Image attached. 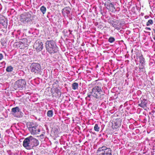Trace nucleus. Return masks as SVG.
Returning a JSON list of instances; mask_svg holds the SVG:
<instances>
[{
  "label": "nucleus",
  "instance_id": "nucleus-1",
  "mask_svg": "<svg viewBox=\"0 0 155 155\" xmlns=\"http://www.w3.org/2000/svg\"><path fill=\"white\" fill-rule=\"evenodd\" d=\"M105 94V92L103 91L101 87L95 86L92 88L91 91L87 93V96L86 99L89 101H90L93 98L101 100L104 99Z\"/></svg>",
  "mask_w": 155,
  "mask_h": 155
},
{
  "label": "nucleus",
  "instance_id": "nucleus-2",
  "mask_svg": "<svg viewBox=\"0 0 155 155\" xmlns=\"http://www.w3.org/2000/svg\"><path fill=\"white\" fill-rule=\"evenodd\" d=\"M45 47L47 51L50 54L56 53L58 51L55 43L53 40L47 41L45 43Z\"/></svg>",
  "mask_w": 155,
  "mask_h": 155
},
{
  "label": "nucleus",
  "instance_id": "nucleus-3",
  "mask_svg": "<svg viewBox=\"0 0 155 155\" xmlns=\"http://www.w3.org/2000/svg\"><path fill=\"white\" fill-rule=\"evenodd\" d=\"M97 154V155H112L111 150L104 146L98 148Z\"/></svg>",
  "mask_w": 155,
  "mask_h": 155
},
{
  "label": "nucleus",
  "instance_id": "nucleus-4",
  "mask_svg": "<svg viewBox=\"0 0 155 155\" xmlns=\"http://www.w3.org/2000/svg\"><path fill=\"white\" fill-rule=\"evenodd\" d=\"M26 84V82L25 79H19L15 83V89L16 90L23 89L25 88Z\"/></svg>",
  "mask_w": 155,
  "mask_h": 155
},
{
  "label": "nucleus",
  "instance_id": "nucleus-5",
  "mask_svg": "<svg viewBox=\"0 0 155 155\" xmlns=\"http://www.w3.org/2000/svg\"><path fill=\"white\" fill-rule=\"evenodd\" d=\"M30 68L31 72L36 75L40 74L41 71V65L38 63H32L30 65Z\"/></svg>",
  "mask_w": 155,
  "mask_h": 155
},
{
  "label": "nucleus",
  "instance_id": "nucleus-6",
  "mask_svg": "<svg viewBox=\"0 0 155 155\" xmlns=\"http://www.w3.org/2000/svg\"><path fill=\"white\" fill-rule=\"evenodd\" d=\"M104 6L109 11L113 12L116 11L114 5L112 3L110 0H108L105 2Z\"/></svg>",
  "mask_w": 155,
  "mask_h": 155
},
{
  "label": "nucleus",
  "instance_id": "nucleus-7",
  "mask_svg": "<svg viewBox=\"0 0 155 155\" xmlns=\"http://www.w3.org/2000/svg\"><path fill=\"white\" fill-rule=\"evenodd\" d=\"M31 17V15L29 12H26L21 14L20 17V21L23 23H25L29 20Z\"/></svg>",
  "mask_w": 155,
  "mask_h": 155
},
{
  "label": "nucleus",
  "instance_id": "nucleus-8",
  "mask_svg": "<svg viewBox=\"0 0 155 155\" xmlns=\"http://www.w3.org/2000/svg\"><path fill=\"white\" fill-rule=\"evenodd\" d=\"M109 22L110 25L114 27L115 29L118 30L120 29L121 24L119 20H116V21H114L113 20H110Z\"/></svg>",
  "mask_w": 155,
  "mask_h": 155
},
{
  "label": "nucleus",
  "instance_id": "nucleus-9",
  "mask_svg": "<svg viewBox=\"0 0 155 155\" xmlns=\"http://www.w3.org/2000/svg\"><path fill=\"white\" fill-rule=\"evenodd\" d=\"M122 120L120 118L115 119L112 122V127L113 129H116L121 126Z\"/></svg>",
  "mask_w": 155,
  "mask_h": 155
},
{
  "label": "nucleus",
  "instance_id": "nucleus-10",
  "mask_svg": "<svg viewBox=\"0 0 155 155\" xmlns=\"http://www.w3.org/2000/svg\"><path fill=\"white\" fill-rule=\"evenodd\" d=\"M34 47L37 51H40L42 49L43 44L40 40H37L35 42Z\"/></svg>",
  "mask_w": 155,
  "mask_h": 155
},
{
  "label": "nucleus",
  "instance_id": "nucleus-11",
  "mask_svg": "<svg viewBox=\"0 0 155 155\" xmlns=\"http://www.w3.org/2000/svg\"><path fill=\"white\" fill-rule=\"evenodd\" d=\"M29 136L25 138L23 142V145L24 147L28 150H30L31 149V144L30 141Z\"/></svg>",
  "mask_w": 155,
  "mask_h": 155
},
{
  "label": "nucleus",
  "instance_id": "nucleus-12",
  "mask_svg": "<svg viewBox=\"0 0 155 155\" xmlns=\"http://www.w3.org/2000/svg\"><path fill=\"white\" fill-rule=\"evenodd\" d=\"M52 95L53 97H55L56 98L59 97L61 95V92L60 89H51Z\"/></svg>",
  "mask_w": 155,
  "mask_h": 155
},
{
  "label": "nucleus",
  "instance_id": "nucleus-13",
  "mask_svg": "<svg viewBox=\"0 0 155 155\" xmlns=\"http://www.w3.org/2000/svg\"><path fill=\"white\" fill-rule=\"evenodd\" d=\"M30 138V141L31 144V146H38L39 144V142L38 140L31 136H29Z\"/></svg>",
  "mask_w": 155,
  "mask_h": 155
},
{
  "label": "nucleus",
  "instance_id": "nucleus-14",
  "mask_svg": "<svg viewBox=\"0 0 155 155\" xmlns=\"http://www.w3.org/2000/svg\"><path fill=\"white\" fill-rule=\"evenodd\" d=\"M30 131L32 134H36L39 133L40 130L37 126H35L32 128H30Z\"/></svg>",
  "mask_w": 155,
  "mask_h": 155
},
{
  "label": "nucleus",
  "instance_id": "nucleus-15",
  "mask_svg": "<svg viewBox=\"0 0 155 155\" xmlns=\"http://www.w3.org/2000/svg\"><path fill=\"white\" fill-rule=\"evenodd\" d=\"M147 100L145 99H142L140 100V103L138 105L142 108H145L147 107Z\"/></svg>",
  "mask_w": 155,
  "mask_h": 155
},
{
  "label": "nucleus",
  "instance_id": "nucleus-16",
  "mask_svg": "<svg viewBox=\"0 0 155 155\" xmlns=\"http://www.w3.org/2000/svg\"><path fill=\"white\" fill-rule=\"evenodd\" d=\"M20 111V109L18 107H16L12 108L11 110V112L12 114L14 116L16 114L18 113Z\"/></svg>",
  "mask_w": 155,
  "mask_h": 155
},
{
  "label": "nucleus",
  "instance_id": "nucleus-17",
  "mask_svg": "<svg viewBox=\"0 0 155 155\" xmlns=\"http://www.w3.org/2000/svg\"><path fill=\"white\" fill-rule=\"evenodd\" d=\"M54 82L52 85V87L51 89H58V88L59 87L58 84L59 81L57 80H54Z\"/></svg>",
  "mask_w": 155,
  "mask_h": 155
},
{
  "label": "nucleus",
  "instance_id": "nucleus-18",
  "mask_svg": "<svg viewBox=\"0 0 155 155\" xmlns=\"http://www.w3.org/2000/svg\"><path fill=\"white\" fill-rule=\"evenodd\" d=\"M145 62H141L140 63L139 68L140 70L141 71H143V70L144 68Z\"/></svg>",
  "mask_w": 155,
  "mask_h": 155
},
{
  "label": "nucleus",
  "instance_id": "nucleus-19",
  "mask_svg": "<svg viewBox=\"0 0 155 155\" xmlns=\"http://www.w3.org/2000/svg\"><path fill=\"white\" fill-rule=\"evenodd\" d=\"M78 84L76 82H74L73 83L72 85V88L74 90H75L78 89Z\"/></svg>",
  "mask_w": 155,
  "mask_h": 155
},
{
  "label": "nucleus",
  "instance_id": "nucleus-20",
  "mask_svg": "<svg viewBox=\"0 0 155 155\" xmlns=\"http://www.w3.org/2000/svg\"><path fill=\"white\" fill-rule=\"evenodd\" d=\"M71 10L70 8L69 7H66L62 9V11H65L66 13L67 14H69L70 13V12ZM63 12V11H62Z\"/></svg>",
  "mask_w": 155,
  "mask_h": 155
},
{
  "label": "nucleus",
  "instance_id": "nucleus-21",
  "mask_svg": "<svg viewBox=\"0 0 155 155\" xmlns=\"http://www.w3.org/2000/svg\"><path fill=\"white\" fill-rule=\"evenodd\" d=\"M53 111L51 110H49L47 113V116L49 117H51L53 115Z\"/></svg>",
  "mask_w": 155,
  "mask_h": 155
},
{
  "label": "nucleus",
  "instance_id": "nucleus-22",
  "mask_svg": "<svg viewBox=\"0 0 155 155\" xmlns=\"http://www.w3.org/2000/svg\"><path fill=\"white\" fill-rule=\"evenodd\" d=\"M18 45H19V47H20V48H25V47H26L25 45L26 44H23L22 43V42H18Z\"/></svg>",
  "mask_w": 155,
  "mask_h": 155
},
{
  "label": "nucleus",
  "instance_id": "nucleus-23",
  "mask_svg": "<svg viewBox=\"0 0 155 155\" xmlns=\"http://www.w3.org/2000/svg\"><path fill=\"white\" fill-rule=\"evenodd\" d=\"M41 11L44 14L46 10V8L44 6H42L41 7Z\"/></svg>",
  "mask_w": 155,
  "mask_h": 155
},
{
  "label": "nucleus",
  "instance_id": "nucleus-24",
  "mask_svg": "<svg viewBox=\"0 0 155 155\" xmlns=\"http://www.w3.org/2000/svg\"><path fill=\"white\" fill-rule=\"evenodd\" d=\"M35 126L33 123L31 122L30 123L28 124V130L29 131L30 128H32Z\"/></svg>",
  "mask_w": 155,
  "mask_h": 155
},
{
  "label": "nucleus",
  "instance_id": "nucleus-25",
  "mask_svg": "<svg viewBox=\"0 0 155 155\" xmlns=\"http://www.w3.org/2000/svg\"><path fill=\"white\" fill-rule=\"evenodd\" d=\"M13 69V68L12 66H10L7 68L6 71L7 72H10L12 71Z\"/></svg>",
  "mask_w": 155,
  "mask_h": 155
},
{
  "label": "nucleus",
  "instance_id": "nucleus-26",
  "mask_svg": "<svg viewBox=\"0 0 155 155\" xmlns=\"http://www.w3.org/2000/svg\"><path fill=\"white\" fill-rule=\"evenodd\" d=\"M139 62L140 63L145 62V59L142 55H141L139 57Z\"/></svg>",
  "mask_w": 155,
  "mask_h": 155
},
{
  "label": "nucleus",
  "instance_id": "nucleus-27",
  "mask_svg": "<svg viewBox=\"0 0 155 155\" xmlns=\"http://www.w3.org/2000/svg\"><path fill=\"white\" fill-rule=\"evenodd\" d=\"M100 129V127L98 126V125L97 124H96L94 127V130L98 132L99 131Z\"/></svg>",
  "mask_w": 155,
  "mask_h": 155
},
{
  "label": "nucleus",
  "instance_id": "nucleus-28",
  "mask_svg": "<svg viewBox=\"0 0 155 155\" xmlns=\"http://www.w3.org/2000/svg\"><path fill=\"white\" fill-rule=\"evenodd\" d=\"M153 21L152 19L149 20L146 23V25L148 26L150 25H151L153 24Z\"/></svg>",
  "mask_w": 155,
  "mask_h": 155
},
{
  "label": "nucleus",
  "instance_id": "nucleus-29",
  "mask_svg": "<svg viewBox=\"0 0 155 155\" xmlns=\"http://www.w3.org/2000/svg\"><path fill=\"white\" fill-rule=\"evenodd\" d=\"M115 40L113 37H110L108 39V41L110 43H112L115 41Z\"/></svg>",
  "mask_w": 155,
  "mask_h": 155
},
{
  "label": "nucleus",
  "instance_id": "nucleus-30",
  "mask_svg": "<svg viewBox=\"0 0 155 155\" xmlns=\"http://www.w3.org/2000/svg\"><path fill=\"white\" fill-rule=\"evenodd\" d=\"M20 42H22V43L24 44H26L27 43V40L25 38H23L21 40V41Z\"/></svg>",
  "mask_w": 155,
  "mask_h": 155
},
{
  "label": "nucleus",
  "instance_id": "nucleus-31",
  "mask_svg": "<svg viewBox=\"0 0 155 155\" xmlns=\"http://www.w3.org/2000/svg\"><path fill=\"white\" fill-rule=\"evenodd\" d=\"M69 155H78L77 153H76L72 151L69 154Z\"/></svg>",
  "mask_w": 155,
  "mask_h": 155
},
{
  "label": "nucleus",
  "instance_id": "nucleus-32",
  "mask_svg": "<svg viewBox=\"0 0 155 155\" xmlns=\"http://www.w3.org/2000/svg\"><path fill=\"white\" fill-rule=\"evenodd\" d=\"M3 57L2 54L1 53H0V60L3 58Z\"/></svg>",
  "mask_w": 155,
  "mask_h": 155
},
{
  "label": "nucleus",
  "instance_id": "nucleus-33",
  "mask_svg": "<svg viewBox=\"0 0 155 155\" xmlns=\"http://www.w3.org/2000/svg\"><path fill=\"white\" fill-rule=\"evenodd\" d=\"M4 21V20L3 19H2V18H0V23L1 24L3 23L2 21Z\"/></svg>",
  "mask_w": 155,
  "mask_h": 155
},
{
  "label": "nucleus",
  "instance_id": "nucleus-34",
  "mask_svg": "<svg viewBox=\"0 0 155 155\" xmlns=\"http://www.w3.org/2000/svg\"><path fill=\"white\" fill-rule=\"evenodd\" d=\"M63 32L64 33V35L65 36H67V35L66 34H65V32H67V30H64L63 31Z\"/></svg>",
  "mask_w": 155,
  "mask_h": 155
},
{
  "label": "nucleus",
  "instance_id": "nucleus-35",
  "mask_svg": "<svg viewBox=\"0 0 155 155\" xmlns=\"http://www.w3.org/2000/svg\"><path fill=\"white\" fill-rule=\"evenodd\" d=\"M145 29H147V30H148L150 31L151 30V28H149V27H146Z\"/></svg>",
  "mask_w": 155,
  "mask_h": 155
},
{
  "label": "nucleus",
  "instance_id": "nucleus-36",
  "mask_svg": "<svg viewBox=\"0 0 155 155\" xmlns=\"http://www.w3.org/2000/svg\"><path fill=\"white\" fill-rule=\"evenodd\" d=\"M44 136V135L43 134H41L40 136V137H42V139L43 138V137Z\"/></svg>",
  "mask_w": 155,
  "mask_h": 155
},
{
  "label": "nucleus",
  "instance_id": "nucleus-37",
  "mask_svg": "<svg viewBox=\"0 0 155 155\" xmlns=\"http://www.w3.org/2000/svg\"><path fill=\"white\" fill-rule=\"evenodd\" d=\"M153 30L154 31V34H155V35H154V37L153 38L155 40V29H153Z\"/></svg>",
  "mask_w": 155,
  "mask_h": 155
},
{
  "label": "nucleus",
  "instance_id": "nucleus-38",
  "mask_svg": "<svg viewBox=\"0 0 155 155\" xmlns=\"http://www.w3.org/2000/svg\"><path fill=\"white\" fill-rule=\"evenodd\" d=\"M152 112L153 113L155 112V107H154L153 109L152 110Z\"/></svg>",
  "mask_w": 155,
  "mask_h": 155
},
{
  "label": "nucleus",
  "instance_id": "nucleus-39",
  "mask_svg": "<svg viewBox=\"0 0 155 155\" xmlns=\"http://www.w3.org/2000/svg\"><path fill=\"white\" fill-rule=\"evenodd\" d=\"M1 137V134L0 133V138Z\"/></svg>",
  "mask_w": 155,
  "mask_h": 155
}]
</instances>
